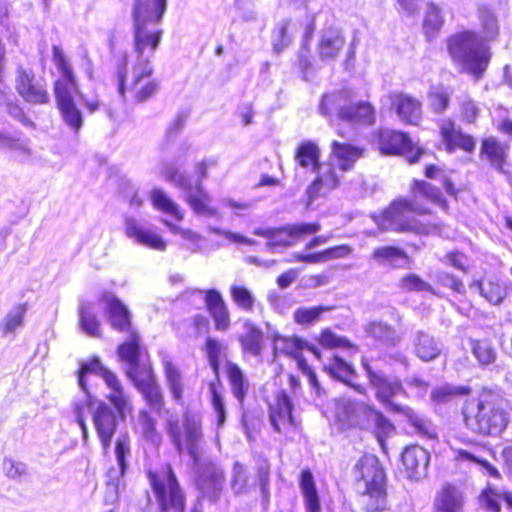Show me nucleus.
I'll use <instances>...</instances> for the list:
<instances>
[{"label": "nucleus", "mask_w": 512, "mask_h": 512, "mask_svg": "<svg viewBox=\"0 0 512 512\" xmlns=\"http://www.w3.org/2000/svg\"><path fill=\"white\" fill-rule=\"evenodd\" d=\"M165 429L173 446L179 454L186 452L193 464L196 484L201 493L215 502L225 482L222 467L208 459L202 458V418L198 412L186 410L179 420L171 414L166 420Z\"/></svg>", "instance_id": "nucleus-1"}, {"label": "nucleus", "mask_w": 512, "mask_h": 512, "mask_svg": "<svg viewBox=\"0 0 512 512\" xmlns=\"http://www.w3.org/2000/svg\"><path fill=\"white\" fill-rule=\"evenodd\" d=\"M167 8V0H135L132 17L134 27V50L136 81L142 76H151L153 67L150 58L157 50L163 30L159 24Z\"/></svg>", "instance_id": "nucleus-2"}, {"label": "nucleus", "mask_w": 512, "mask_h": 512, "mask_svg": "<svg viewBox=\"0 0 512 512\" xmlns=\"http://www.w3.org/2000/svg\"><path fill=\"white\" fill-rule=\"evenodd\" d=\"M423 200L433 202L443 208L446 207V201L439 188L426 181L415 180L411 198H401L394 201L383 212L379 226L383 230L428 234L430 227L422 224L414 217V214L421 215L430 212Z\"/></svg>", "instance_id": "nucleus-3"}, {"label": "nucleus", "mask_w": 512, "mask_h": 512, "mask_svg": "<svg viewBox=\"0 0 512 512\" xmlns=\"http://www.w3.org/2000/svg\"><path fill=\"white\" fill-rule=\"evenodd\" d=\"M121 361L125 363V373L142 394L149 407L160 413L164 407V397L156 382L146 349L140 345L139 335L132 333L117 350Z\"/></svg>", "instance_id": "nucleus-4"}, {"label": "nucleus", "mask_w": 512, "mask_h": 512, "mask_svg": "<svg viewBox=\"0 0 512 512\" xmlns=\"http://www.w3.org/2000/svg\"><path fill=\"white\" fill-rule=\"evenodd\" d=\"M462 414L466 428L482 436H500L510 422L503 397L492 391H483L477 398L467 400Z\"/></svg>", "instance_id": "nucleus-5"}, {"label": "nucleus", "mask_w": 512, "mask_h": 512, "mask_svg": "<svg viewBox=\"0 0 512 512\" xmlns=\"http://www.w3.org/2000/svg\"><path fill=\"white\" fill-rule=\"evenodd\" d=\"M354 486L362 497L365 512H384L388 508L386 474L379 459L362 456L353 467Z\"/></svg>", "instance_id": "nucleus-6"}, {"label": "nucleus", "mask_w": 512, "mask_h": 512, "mask_svg": "<svg viewBox=\"0 0 512 512\" xmlns=\"http://www.w3.org/2000/svg\"><path fill=\"white\" fill-rule=\"evenodd\" d=\"M319 111L324 116H336L346 124H338L336 133L346 139L354 136V124H372L374 122V109L367 102L352 103L348 91L341 90L323 95Z\"/></svg>", "instance_id": "nucleus-7"}, {"label": "nucleus", "mask_w": 512, "mask_h": 512, "mask_svg": "<svg viewBox=\"0 0 512 512\" xmlns=\"http://www.w3.org/2000/svg\"><path fill=\"white\" fill-rule=\"evenodd\" d=\"M337 420L344 429L358 428L371 431L378 439L394 429L390 420L373 405L349 398L340 399L336 408Z\"/></svg>", "instance_id": "nucleus-8"}, {"label": "nucleus", "mask_w": 512, "mask_h": 512, "mask_svg": "<svg viewBox=\"0 0 512 512\" xmlns=\"http://www.w3.org/2000/svg\"><path fill=\"white\" fill-rule=\"evenodd\" d=\"M208 166L209 164L205 161L196 165V180L171 165L165 166L163 174L167 181L183 191L185 200L194 213L206 217H216L218 212L209 206L211 197L202 186V180L207 177Z\"/></svg>", "instance_id": "nucleus-9"}, {"label": "nucleus", "mask_w": 512, "mask_h": 512, "mask_svg": "<svg viewBox=\"0 0 512 512\" xmlns=\"http://www.w3.org/2000/svg\"><path fill=\"white\" fill-rule=\"evenodd\" d=\"M448 50L452 59L463 70L480 79L490 62V52L485 42L474 32L466 31L449 39Z\"/></svg>", "instance_id": "nucleus-10"}, {"label": "nucleus", "mask_w": 512, "mask_h": 512, "mask_svg": "<svg viewBox=\"0 0 512 512\" xmlns=\"http://www.w3.org/2000/svg\"><path fill=\"white\" fill-rule=\"evenodd\" d=\"M148 479L162 512H184L185 497L171 466L148 472Z\"/></svg>", "instance_id": "nucleus-11"}, {"label": "nucleus", "mask_w": 512, "mask_h": 512, "mask_svg": "<svg viewBox=\"0 0 512 512\" xmlns=\"http://www.w3.org/2000/svg\"><path fill=\"white\" fill-rule=\"evenodd\" d=\"M257 480H251L247 467L235 462L232 468L231 489L235 495L247 494L258 483L262 502L264 505L269 504L270 499V466L267 461H261L256 466Z\"/></svg>", "instance_id": "nucleus-12"}, {"label": "nucleus", "mask_w": 512, "mask_h": 512, "mask_svg": "<svg viewBox=\"0 0 512 512\" xmlns=\"http://www.w3.org/2000/svg\"><path fill=\"white\" fill-rule=\"evenodd\" d=\"M53 63L59 72L54 82V95L56 103L74 102V95H81L73 68L66 55L59 46L52 47Z\"/></svg>", "instance_id": "nucleus-13"}, {"label": "nucleus", "mask_w": 512, "mask_h": 512, "mask_svg": "<svg viewBox=\"0 0 512 512\" xmlns=\"http://www.w3.org/2000/svg\"><path fill=\"white\" fill-rule=\"evenodd\" d=\"M361 364L370 386L375 391L376 399L384 405L387 410L396 413L393 406L397 404L392 402V398L397 395L405 394L401 380L396 377L387 376L382 370L373 369L366 358H362Z\"/></svg>", "instance_id": "nucleus-14"}, {"label": "nucleus", "mask_w": 512, "mask_h": 512, "mask_svg": "<svg viewBox=\"0 0 512 512\" xmlns=\"http://www.w3.org/2000/svg\"><path fill=\"white\" fill-rule=\"evenodd\" d=\"M15 88L27 103L41 105L50 102L45 80L37 78L29 67L17 66Z\"/></svg>", "instance_id": "nucleus-15"}, {"label": "nucleus", "mask_w": 512, "mask_h": 512, "mask_svg": "<svg viewBox=\"0 0 512 512\" xmlns=\"http://www.w3.org/2000/svg\"><path fill=\"white\" fill-rule=\"evenodd\" d=\"M375 145L382 154L407 155L410 163L417 162L422 154L419 149L413 152V143L407 134L390 129H382L378 132Z\"/></svg>", "instance_id": "nucleus-16"}, {"label": "nucleus", "mask_w": 512, "mask_h": 512, "mask_svg": "<svg viewBox=\"0 0 512 512\" xmlns=\"http://www.w3.org/2000/svg\"><path fill=\"white\" fill-rule=\"evenodd\" d=\"M117 415L123 418L125 413L120 415L115 407L112 408L103 401L93 412V425L105 455L110 451L112 438L118 427Z\"/></svg>", "instance_id": "nucleus-17"}, {"label": "nucleus", "mask_w": 512, "mask_h": 512, "mask_svg": "<svg viewBox=\"0 0 512 512\" xmlns=\"http://www.w3.org/2000/svg\"><path fill=\"white\" fill-rule=\"evenodd\" d=\"M125 233L139 245L158 251L166 250L167 244L164 239L134 217L125 218Z\"/></svg>", "instance_id": "nucleus-18"}, {"label": "nucleus", "mask_w": 512, "mask_h": 512, "mask_svg": "<svg viewBox=\"0 0 512 512\" xmlns=\"http://www.w3.org/2000/svg\"><path fill=\"white\" fill-rule=\"evenodd\" d=\"M430 462L429 452L418 445L407 447L402 453V464L407 477L418 481L427 475Z\"/></svg>", "instance_id": "nucleus-19"}, {"label": "nucleus", "mask_w": 512, "mask_h": 512, "mask_svg": "<svg viewBox=\"0 0 512 512\" xmlns=\"http://www.w3.org/2000/svg\"><path fill=\"white\" fill-rule=\"evenodd\" d=\"M413 354L423 362L437 359L443 351L442 341L425 330H416L411 335Z\"/></svg>", "instance_id": "nucleus-20"}, {"label": "nucleus", "mask_w": 512, "mask_h": 512, "mask_svg": "<svg viewBox=\"0 0 512 512\" xmlns=\"http://www.w3.org/2000/svg\"><path fill=\"white\" fill-rule=\"evenodd\" d=\"M114 454L118 469L111 468L108 471V484L115 488L119 485L120 478L124 477L131 459V438L127 432L117 435L114 447Z\"/></svg>", "instance_id": "nucleus-21"}, {"label": "nucleus", "mask_w": 512, "mask_h": 512, "mask_svg": "<svg viewBox=\"0 0 512 512\" xmlns=\"http://www.w3.org/2000/svg\"><path fill=\"white\" fill-rule=\"evenodd\" d=\"M315 172L318 173V176L309 185L306 191L309 203L335 189L340 183V179L332 163H321Z\"/></svg>", "instance_id": "nucleus-22"}, {"label": "nucleus", "mask_w": 512, "mask_h": 512, "mask_svg": "<svg viewBox=\"0 0 512 512\" xmlns=\"http://www.w3.org/2000/svg\"><path fill=\"white\" fill-rule=\"evenodd\" d=\"M391 105L398 118L410 125H417L422 118L421 102L405 93H392L390 95Z\"/></svg>", "instance_id": "nucleus-23"}, {"label": "nucleus", "mask_w": 512, "mask_h": 512, "mask_svg": "<svg viewBox=\"0 0 512 512\" xmlns=\"http://www.w3.org/2000/svg\"><path fill=\"white\" fill-rule=\"evenodd\" d=\"M101 301L111 326L120 332L128 331L131 324L130 312L122 301L110 292H105Z\"/></svg>", "instance_id": "nucleus-24"}, {"label": "nucleus", "mask_w": 512, "mask_h": 512, "mask_svg": "<svg viewBox=\"0 0 512 512\" xmlns=\"http://www.w3.org/2000/svg\"><path fill=\"white\" fill-rule=\"evenodd\" d=\"M293 403L285 390H280L276 395V402L270 406V423L275 431L282 432L283 429L292 426Z\"/></svg>", "instance_id": "nucleus-25"}, {"label": "nucleus", "mask_w": 512, "mask_h": 512, "mask_svg": "<svg viewBox=\"0 0 512 512\" xmlns=\"http://www.w3.org/2000/svg\"><path fill=\"white\" fill-rule=\"evenodd\" d=\"M320 229L321 226L319 223H300L287 224L278 228H256L253 234L273 241L281 234H286L293 239H299L305 235L314 234Z\"/></svg>", "instance_id": "nucleus-26"}, {"label": "nucleus", "mask_w": 512, "mask_h": 512, "mask_svg": "<svg viewBox=\"0 0 512 512\" xmlns=\"http://www.w3.org/2000/svg\"><path fill=\"white\" fill-rule=\"evenodd\" d=\"M465 503L464 493L452 484H445L434 497L435 512H463Z\"/></svg>", "instance_id": "nucleus-27"}, {"label": "nucleus", "mask_w": 512, "mask_h": 512, "mask_svg": "<svg viewBox=\"0 0 512 512\" xmlns=\"http://www.w3.org/2000/svg\"><path fill=\"white\" fill-rule=\"evenodd\" d=\"M205 304L215 322V328L225 331L230 325L229 311L221 293L210 289L205 291Z\"/></svg>", "instance_id": "nucleus-28"}, {"label": "nucleus", "mask_w": 512, "mask_h": 512, "mask_svg": "<svg viewBox=\"0 0 512 512\" xmlns=\"http://www.w3.org/2000/svg\"><path fill=\"white\" fill-rule=\"evenodd\" d=\"M324 369L333 379L354 388L360 394H365L366 388L353 382L357 377L354 367L342 358L334 356Z\"/></svg>", "instance_id": "nucleus-29"}, {"label": "nucleus", "mask_w": 512, "mask_h": 512, "mask_svg": "<svg viewBox=\"0 0 512 512\" xmlns=\"http://www.w3.org/2000/svg\"><path fill=\"white\" fill-rule=\"evenodd\" d=\"M100 377L104 380L107 388L110 389V393L107 396L108 400L120 415L124 414L129 405V398L125 394L123 386L117 375L106 368L105 370H102Z\"/></svg>", "instance_id": "nucleus-30"}, {"label": "nucleus", "mask_w": 512, "mask_h": 512, "mask_svg": "<svg viewBox=\"0 0 512 512\" xmlns=\"http://www.w3.org/2000/svg\"><path fill=\"white\" fill-rule=\"evenodd\" d=\"M393 408L396 410V413L403 414L406 417L419 436L428 439H435L437 437L434 424L423 414L416 412L409 406L395 405Z\"/></svg>", "instance_id": "nucleus-31"}, {"label": "nucleus", "mask_w": 512, "mask_h": 512, "mask_svg": "<svg viewBox=\"0 0 512 512\" xmlns=\"http://www.w3.org/2000/svg\"><path fill=\"white\" fill-rule=\"evenodd\" d=\"M441 135L449 151L459 148L466 152H472L475 149L476 142L474 138L464 134L460 129H456L452 122L441 126Z\"/></svg>", "instance_id": "nucleus-32"}, {"label": "nucleus", "mask_w": 512, "mask_h": 512, "mask_svg": "<svg viewBox=\"0 0 512 512\" xmlns=\"http://www.w3.org/2000/svg\"><path fill=\"white\" fill-rule=\"evenodd\" d=\"M361 157L362 150L355 145L339 141H333L331 144V158L342 171L350 170Z\"/></svg>", "instance_id": "nucleus-33"}, {"label": "nucleus", "mask_w": 512, "mask_h": 512, "mask_svg": "<svg viewBox=\"0 0 512 512\" xmlns=\"http://www.w3.org/2000/svg\"><path fill=\"white\" fill-rule=\"evenodd\" d=\"M345 40L338 29L323 31L318 45L319 55L323 61L334 60L344 46Z\"/></svg>", "instance_id": "nucleus-34"}, {"label": "nucleus", "mask_w": 512, "mask_h": 512, "mask_svg": "<svg viewBox=\"0 0 512 512\" xmlns=\"http://www.w3.org/2000/svg\"><path fill=\"white\" fill-rule=\"evenodd\" d=\"M371 258L381 266H390L392 268L405 267L410 258L407 253L395 246H382L375 248Z\"/></svg>", "instance_id": "nucleus-35"}, {"label": "nucleus", "mask_w": 512, "mask_h": 512, "mask_svg": "<svg viewBox=\"0 0 512 512\" xmlns=\"http://www.w3.org/2000/svg\"><path fill=\"white\" fill-rule=\"evenodd\" d=\"M365 333L387 347L398 345L401 335L389 324L383 321H371L364 326Z\"/></svg>", "instance_id": "nucleus-36"}, {"label": "nucleus", "mask_w": 512, "mask_h": 512, "mask_svg": "<svg viewBox=\"0 0 512 512\" xmlns=\"http://www.w3.org/2000/svg\"><path fill=\"white\" fill-rule=\"evenodd\" d=\"M507 149V145H503L497 139L489 137L482 142L481 154L487 158L495 170L505 174L504 165L507 158Z\"/></svg>", "instance_id": "nucleus-37"}, {"label": "nucleus", "mask_w": 512, "mask_h": 512, "mask_svg": "<svg viewBox=\"0 0 512 512\" xmlns=\"http://www.w3.org/2000/svg\"><path fill=\"white\" fill-rule=\"evenodd\" d=\"M226 374L233 396L242 404L250 387L248 379L241 368L230 361L226 363Z\"/></svg>", "instance_id": "nucleus-38"}, {"label": "nucleus", "mask_w": 512, "mask_h": 512, "mask_svg": "<svg viewBox=\"0 0 512 512\" xmlns=\"http://www.w3.org/2000/svg\"><path fill=\"white\" fill-rule=\"evenodd\" d=\"M294 159L302 168H311L315 171L321 164L320 149L311 140L303 141L297 147Z\"/></svg>", "instance_id": "nucleus-39"}, {"label": "nucleus", "mask_w": 512, "mask_h": 512, "mask_svg": "<svg viewBox=\"0 0 512 512\" xmlns=\"http://www.w3.org/2000/svg\"><path fill=\"white\" fill-rule=\"evenodd\" d=\"M351 252V248L347 245L335 246L332 248H328L321 252L311 253V254H294V259L297 262L304 263H323L333 259L344 258L348 256Z\"/></svg>", "instance_id": "nucleus-40"}, {"label": "nucleus", "mask_w": 512, "mask_h": 512, "mask_svg": "<svg viewBox=\"0 0 512 512\" xmlns=\"http://www.w3.org/2000/svg\"><path fill=\"white\" fill-rule=\"evenodd\" d=\"M300 488L304 496L306 510L308 512H320V500L315 487L313 475L310 471H302Z\"/></svg>", "instance_id": "nucleus-41"}, {"label": "nucleus", "mask_w": 512, "mask_h": 512, "mask_svg": "<svg viewBox=\"0 0 512 512\" xmlns=\"http://www.w3.org/2000/svg\"><path fill=\"white\" fill-rule=\"evenodd\" d=\"M471 289L477 290L492 305H499L507 295L506 288L501 283L491 280L476 281Z\"/></svg>", "instance_id": "nucleus-42"}, {"label": "nucleus", "mask_w": 512, "mask_h": 512, "mask_svg": "<svg viewBox=\"0 0 512 512\" xmlns=\"http://www.w3.org/2000/svg\"><path fill=\"white\" fill-rule=\"evenodd\" d=\"M166 384L175 402L181 403L183 399L182 376L178 368L168 359L163 360Z\"/></svg>", "instance_id": "nucleus-43"}, {"label": "nucleus", "mask_w": 512, "mask_h": 512, "mask_svg": "<svg viewBox=\"0 0 512 512\" xmlns=\"http://www.w3.org/2000/svg\"><path fill=\"white\" fill-rule=\"evenodd\" d=\"M470 388L466 386H455L451 384H444L436 386L432 389L430 398L435 404H448L458 396L469 394Z\"/></svg>", "instance_id": "nucleus-44"}, {"label": "nucleus", "mask_w": 512, "mask_h": 512, "mask_svg": "<svg viewBox=\"0 0 512 512\" xmlns=\"http://www.w3.org/2000/svg\"><path fill=\"white\" fill-rule=\"evenodd\" d=\"M151 201L155 208L170 215L175 220L181 221L183 219L180 207L162 189L154 188L152 190Z\"/></svg>", "instance_id": "nucleus-45"}, {"label": "nucleus", "mask_w": 512, "mask_h": 512, "mask_svg": "<svg viewBox=\"0 0 512 512\" xmlns=\"http://www.w3.org/2000/svg\"><path fill=\"white\" fill-rule=\"evenodd\" d=\"M451 91L444 86H433L427 94L428 107L437 114L444 113L450 104Z\"/></svg>", "instance_id": "nucleus-46"}, {"label": "nucleus", "mask_w": 512, "mask_h": 512, "mask_svg": "<svg viewBox=\"0 0 512 512\" xmlns=\"http://www.w3.org/2000/svg\"><path fill=\"white\" fill-rule=\"evenodd\" d=\"M63 122L74 133H78L83 125V114L77 107L75 101L57 105Z\"/></svg>", "instance_id": "nucleus-47"}, {"label": "nucleus", "mask_w": 512, "mask_h": 512, "mask_svg": "<svg viewBox=\"0 0 512 512\" xmlns=\"http://www.w3.org/2000/svg\"><path fill=\"white\" fill-rule=\"evenodd\" d=\"M471 351L480 365L487 366L497 359V351L488 340H471Z\"/></svg>", "instance_id": "nucleus-48"}, {"label": "nucleus", "mask_w": 512, "mask_h": 512, "mask_svg": "<svg viewBox=\"0 0 512 512\" xmlns=\"http://www.w3.org/2000/svg\"><path fill=\"white\" fill-rule=\"evenodd\" d=\"M263 333L253 325H246V333L241 338L243 350L253 356H258L262 351Z\"/></svg>", "instance_id": "nucleus-49"}, {"label": "nucleus", "mask_w": 512, "mask_h": 512, "mask_svg": "<svg viewBox=\"0 0 512 512\" xmlns=\"http://www.w3.org/2000/svg\"><path fill=\"white\" fill-rule=\"evenodd\" d=\"M305 341L298 337L277 336L274 340L275 352L295 358L305 348Z\"/></svg>", "instance_id": "nucleus-50"}, {"label": "nucleus", "mask_w": 512, "mask_h": 512, "mask_svg": "<svg viewBox=\"0 0 512 512\" xmlns=\"http://www.w3.org/2000/svg\"><path fill=\"white\" fill-rule=\"evenodd\" d=\"M149 77L150 76H142L138 81H136L135 67L133 68L132 89L135 92V99L139 103L147 101L158 91L159 83L156 80H148L147 82L142 83L145 78Z\"/></svg>", "instance_id": "nucleus-51"}, {"label": "nucleus", "mask_w": 512, "mask_h": 512, "mask_svg": "<svg viewBox=\"0 0 512 512\" xmlns=\"http://www.w3.org/2000/svg\"><path fill=\"white\" fill-rule=\"evenodd\" d=\"M26 305L20 304L15 307L6 315L4 320L0 323V331L3 335L13 333L17 328L23 326L24 315L26 313Z\"/></svg>", "instance_id": "nucleus-52"}, {"label": "nucleus", "mask_w": 512, "mask_h": 512, "mask_svg": "<svg viewBox=\"0 0 512 512\" xmlns=\"http://www.w3.org/2000/svg\"><path fill=\"white\" fill-rule=\"evenodd\" d=\"M443 23L444 20L440 8L433 3H430L428 5L423 23L427 37L433 38L435 34L441 29Z\"/></svg>", "instance_id": "nucleus-53"}, {"label": "nucleus", "mask_w": 512, "mask_h": 512, "mask_svg": "<svg viewBox=\"0 0 512 512\" xmlns=\"http://www.w3.org/2000/svg\"><path fill=\"white\" fill-rule=\"evenodd\" d=\"M81 328L90 336L100 335V322L89 304H83L79 311Z\"/></svg>", "instance_id": "nucleus-54"}, {"label": "nucleus", "mask_w": 512, "mask_h": 512, "mask_svg": "<svg viewBox=\"0 0 512 512\" xmlns=\"http://www.w3.org/2000/svg\"><path fill=\"white\" fill-rule=\"evenodd\" d=\"M230 294L232 300L239 308L248 312L253 311L255 298L248 288L241 285H232L230 287Z\"/></svg>", "instance_id": "nucleus-55"}, {"label": "nucleus", "mask_w": 512, "mask_h": 512, "mask_svg": "<svg viewBox=\"0 0 512 512\" xmlns=\"http://www.w3.org/2000/svg\"><path fill=\"white\" fill-rule=\"evenodd\" d=\"M457 102L461 117L468 123H474L480 115L481 108L468 94L458 96Z\"/></svg>", "instance_id": "nucleus-56"}, {"label": "nucleus", "mask_w": 512, "mask_h": 512, "mask_svg": "<svg viewBox=\"0 0 512 512\" xmlns=\"http://www.w3.org/2000/svg\"><path fill=\"white\" fill-rule=\"evenodd\" d=\"M205 347L209 365L215 376L218 378L220 371V357L223 350L225 349V346L220 341L208 337L206 339Z\"/></svg>", "instance_id": "nucleus-57"}, {"label": "nucleus", "mask_w": 512, "mask_h": 512, "mask_svg": "<svg viewBox=\"0 0 512 512\" xmlns=\"http://www.w3.org/2000/svg\"><path fill=\"white\" fill-rule=\"evenodd\" d=\"M330 308L325 306L300 307L294 312V320L300 325H311L317 322L321 314Z\"/></svg>", "instance_id": "nucleus-58"}, {"label": "nucleus", "mask_w": 512, "mask_h": 512, "mask_svg": "<svg viewBox=\"0 0 512 512\" xmlns=\"http://www.w3.org/2000/svg\"><path fill=\"white\" fill-rule=\"evenodd\" d=\"M294 359L297 361L298 367L301 371L308 377L309 385L311 386L315 396L317 398H322V396L325 395V390L321 387L316 373L308 365L302 353L300 352Z\"/></svg>", "instance_id": "nucleus-59"}, {"label": "nucleus", "mask_w": 512, "mask_h": 512, "mask_svg": "<svg viewBox=\"0 0 512 512\" xmlns=\"http://www.w3.org/2000/svg\"><path fill=\"white\" fill-rule=\"evenodd\" d=\"M289 21L280 22L273 32L272 43L274 51L279 54L291 43V36L288 34Z\"/></svg>", "instance_id": "nucleus-60"}, {"label": "nucleus", "mask_w": 512, "mask_h": 512, "mask_svg": "<svg viewBox=\"0 0 512 512\" xmlns=\"http://www.w3.org/2000/svg\"><path fill=\"white\" fill-rule=\"evenodd\" d=\"M99 358L95 357L89 362L81 363L80 369L78 371V384L83 392L87 391V384L85 381V377L88 373H93L96 375H101L102 370H105Z\"/></svg>", "instance_id": "nucleus-61"}, {"label": "nucleus", "mask_w": 512, "mask_h": 512, "mask_svg": "<svg viewBox=\"0 0 512 512\" xmlns=\"http://www.w3.org/2000/svg\"><path fill=\"white\" fill-rule=\"evenodd\" d=\"M479 17L483 30L488 39H493L498 34V23L495 14L487 7L479 9Z\"/></svg>", "instance_id": "nucleus-62"}, {"label": "nucleus", "mask_w": 512, "mask_h": 512, "mask_svg": "<svg viewBox=\"0 0 512 512\" xmlns=\"http://www.w3.org/2000/svg\"><path fill=\"white\" fill-rule=\"evenodd\" d=\"M138 426L145 439L151 441L155 440L157 436L156 421L147 411L142 410L139 412Z\"/></svg>", "instance_id": "nucleus-63"}, {"label": "nucleus", "mask_w": 512, "mask_h": 512, "mask_svg": "<svg viewBox=\"0 0 512 512\" xmlns=\"http://www.w3.org/2000/svg\"><path fill=\"white\" fill-rule=\"evenodd\" d=\"M400 288L404 291H416V292H433V288L429 283L421 279L416 274H409L403 277L400 281Z\"/></svg>", "instance_id": "nucleus-64"}]
</instances>
